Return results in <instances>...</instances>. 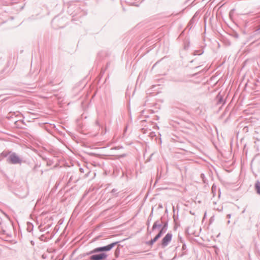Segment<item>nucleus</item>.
<instances>
[{"instance_id": "obj_30", "label": "nucleus", "mask_w": 260, "mask_h": 260, "mask_svg": "<svg viewBox=\"0 0 260 260\" xmlns=\"http://www.w3.org/2000/svg\"><path fill=\"white\" fill-rule=\"evenodd\" d=\"M106 129H105V132H102V133L103 134H106Z\"/></svg>"}, {"instance_id": "obj_34", "label": "nucleus", "mask_w": 260, "mask_h": 260, "mask_svg": "<svg viewBox=\"0 0 260 260\" xmlns=\"http://www.w3.org/2000/svg\"><path fill=\"white\" fill-rule=\"evenodd\" d=\"M245 210L244 209V210L242 211V213L245 212Z\"/></svg>"}, {"instance_id": "obj_4", "label": "nucleus", "mask_w": 260, "mask_h": 260, "mask_svg": "<svg viewBox=\"0 0 260 260\" xmlns=\"http://www.w3.org/2000/svg\"><path fill=\"white\" fill-rule=\"evenodd\" d=\"M172 238V234L171 233H167L162 239L160 246L162 248H165L171 242Z\"/></svg>"}, {"instance_id": "obj_33", "label": "nucleus", "mask_w": 260, "mask_h": 260, "mask_svg": "<svg viewBox=\"0 0 260 260\" xmlns=\"http://www.w3.org/2000/svg\"><path fill=\"white\" fill-rule=\"evenodd\" d=\"M206 216V213L205 212L204 214V216Z\"/></svg>"}, {"instance_id": "obj_25", "label": "nucleus", "mask_w": 260, "mask_h": 260, "mask_svg": "<svg viewBox=\"0 0 260 260\" xmlns=\"http://www.w3.org/2000/svg\"><path fill=\"white\" fill-rule=\"evenodd\" d=\"M152 214H153V210L152 211L151 213L150 214L149 216H150L152 218Z\"/></svg>"}, {"instance_id": "obj_14", "label": "nucleus", "mask_w": 260, "mask_h": 260, "mask_svg": "<svg viewBox=\"0 0 260 260\" xmlns=\"http://www.w3.org/2000/svg\"><path fill=\"white\" fill-rule=\"evenodd\" d=\"M218 99V104H221L223 102V97L222 95H220L219 94L217 96Z\"/></svg>"}, {"instance_id": "obj_36", "label": "nucleus", "mask_w": 260, "mask_h": 260, "mask_svg": "<svg viewBox=\"0 0 260 260\" xmlns=\"http://www.w3.org/2000/svg\"><path fill=\"white\" fill-rule=\"evenodd\" d=\"M201 176H204V174H202Z\"/></svg>"}, {"instance_id": "obj_13", "label": "nucleus", "mask_w": 260, "mask_h": 260, "mask_svg": "<svg viewBox=\"0 0 260 260\" xmlns=\"http://www.w3.org/2000/svg\"><path fill=\"white\" fill-rule=\"evenodd\" d=\"M111 193L114 197H117L118 196V192H117V189L115 188H113L111 190Z\"/></svg>"}, {"instance_id": "obj_8", "label": "nucleus", "mask_w": 260, "mask_h": 260, "mask_svg": "<svg viewBox=\"0 0 260 260\" xmlns=\"http://www.w3.org/2000/svg\"><path fill=\"white\" fill-rule=\"evenodd\" d=\"M168 219H164L161 229L159 231L162 235L165 234L168 230Z\"/></svg>"}, {"instance_id": "obj_18", "label": "nucleus", "mask_w": 260, "mask_h": 260, "mask_svg": "<svg viewBox=\"0 0 260 260\" xmlns=\"http://www.w3.org/2000/svg\"><path fill=\"white\" fill-rule=\"evenodd\" d=\"M216 189V186L213 184V185L212 186V192L214 193V191H215Z\"/></svg>"}, {"instance_id": "obj_20", "label": "nucleus", "mask_w": 260, "mask_h": 260, "mask_svg": "<svg viewBox=\"0 0 260 260\" xmlns=\"http://www.w3.org/2000/svg\"><path fill=\"white\" fill-rule=\"evenodd\" d=\"M155 136V133H154V132L150 133V137H154Z\"/></svg>"}, {"instance_id": "obj_17", "label": "nucleus", "mask_w": 260, "mask_h": 260, "mask_svg": "<svg viewBox=\"0 0 260 260\" xmlns=\"http://www.w3.org/2000/svg\"><path fill=\"white\" fill-rule=\"evenodd\" d=\"M151 220V217L150 216H149L148 218V219H147V225L148 226V228H149V225H150V222Z\"/></svg>"}, {"instance_id": "obj_10", "label": "nucleus", "mask_w": 260, "mask_h": 260, "mask_svg": "<svg viewBox=\"0 0 260 260\" xmlns=\"http://www.w3.org/2000/svg\"><path fill=\"white\" fill-rule=\"evenodd\" d=\"M11 153V151H4L1 154L0 157L2 158H5L9 156Z\"/></svg>"}, {"instance_id": "obj_9", "label": "nucleus", "mask_w": 260, "mask_h": 260, "mask_svg": "<svg viewBox=\"0 0 260 260\" xmlns=\"http://www.w3.org/2000/svg\"><path fill=\"white\" fill-rule=\"evenodd\" d=\"M195 17L196 14L191 18V19L190 20L189 22H188V24L187 25V27L189 28V29H191L192 27L193 24L195 22Z\"/></svg>"}, {"instance_id": "obj_1", "label": "nucleus", "mask_w": 260, "mask_h": 260, "mask_svg": "<svg viewBox=\"0 0 260 260\" xmlns=\"http://www.w3.org/2000/svg\"><path fill=\"white\" fill-rule=\"evenodd\" d=\"M67 23V18L60 17L59 16L55 17L52 20L51 24L55 29L63 28Z\"/></svg>"}, {"instance_id": "obj_2", "label": "nucleus", "mask_w": 260, "mask_h": 260, "mask_svg": "<svg viewBox=\"0 0 260 260\" xmlns=\"http://www.w3.org/2000/svg\"><path fill=\"white\" fill-rule=\"evenodd\" d=\"M119 242V241L114 242L106 246L95 248L92 250L88 252L86 254L89 255L100 252L109 251L111 250L115 246H116Z\"/></svg>"}, {"instance_id": "obj_5", "label": "nucleus", "mask_w": 260, "mask_h": 260, "mask_svg": "<svg viewBox=\"0 0 260 260\" xmlns=\"http://www.w3.org/2000/svg\"><path fill=\"white\" fill-rule=\"evenodd\" d=\"M108 256V255L102 252L99 254H94L90 256V260H103L106 259Z\"/></svg>"}, {"instance_id": "obj_15", "label": "nucleus", "mask_w": 260, "mask_h": 260, "mask_svg": "<svg viewBox=\"0 0 260 260\" xmlns=\"http://www.w3.org/2000/svg\"><path fill=\"white\" fill-rule=\"evenodd\" d=\"M33 225L32 223H28V225H27V231L29 232H31V231L33 229Z\"/></svg>"}, {"instance_id": "obj_23", "label": "nucleus", "mask_w": 260, "mask_h": 260, "mask_svg": "<svg viewBox=\"0 0 260 260\" xmlns=\"http://www.w3.org/2000/svg\"><path fill=\"white\" fill-rule=\"evenodd\" d=\"M155 118H154L155 120H158L159 119V117L158 116H155Z\"/></svg>"}, {"instance_id": "obj_31", "label": "nucleus", "mask_w": 260, "mask_h": 260, "mask_svg": "<svg viewBox=\"0 0 260 260\" xmlns=\"http://www.w3.org/2000/svg\"><path fill=\"white\" fill-rule=\"evenodd\" d=\"M230 223V220H229L228 221V224H229Z\"/></svg>"}, {"instance_id": "obj_6", "label": "nucleus", "mask_w": 260, "mask_h": 260, "mask_svg": "<svg viewBox=\"0 0 260 260\" xmlns=\"http://www.w3.org/2000/svg\"><path fill=\"white\" fill-rule=\"evenodd\" d=\"M166 218L165 216H161L160 219L157 220L154 222L152 228V230L153 231L155 230L156 229L161 228L164 219Z\"/></svg>"}, {"instance_id": "obj_29", "label": "nucleus", "mask_w": 260, "mask_h": 260, "mask_svg": "<svg viewBox=\"0 0 260 260\" xmlns=\"http://www.w3.org/2000/svg\"><path fill=\"white\" fill-rule=\"evenodd\" d=\"M80 170L81 172H82L83 171V169L82 168H80Z\"/></svg>"}, {"instance_id": "obj_26", "label": "nucleus", "mask_w": 260, "mask_h": 260, "mask_svg": "<svg viewBox=\"0 0 260 260\" xmlns=\"http://www.w3.org/2000/svg\"><path fill=\"white\" fill-rule=\"evenodd\" d=\"M44 237V235H41V237L40 238V240H42V238Z\"/></svg>"}, {"instance_id": "obj_24", "label": "nucleus", "mask_w": 260, "mask_h": 260, "mask_svg": "<svg viewBox=\"0 0 260 260\" xmlns=\"http://www.w3.org/2000/svg\"><path fill=\"white\" fill-rule=\"evenodd\" d=\"M154 128H158V126L156 124H155L154 126H153Z\"/></svg>"}, {"instance_id": "obj_16", "label": "nucleus", "mask_w": 260, "mask_h": 260, "mask_svg": "<svg viewBox=\"0 0 260 260\" xmlns=\"http://www.w3.org/2000/svg\"><path fill=\"white\" fill-rule=\"evenodd\" d=\"M77 181H78L77 179H74V175H71L70 176V179L69 180L68 183H70V182H71L72 181H73L74 182H76Z\"/></svg>"}, {"instance_id": "obj_35", "label": "nucleus", "mask_w": 260, "mask_h": 260, "mask_svg": "<svg viewBox=\"0 0 260 260\" xmlns=\"http://www.w3.org/2000/svg\"><path fill=\"white\" fill-rule=\"evenodd\" d=\"M174 220L175 221L176 219L175 218V217L174 216Z\"/></svg>"}, {"instance_id": "obj_12", "label": "nucleus", "mask_w": 260, "mask_h": 260, "mask_svg": "<svg viewBox=\"0 0 260 260\" xmlns=\"http://www.w3.org/2000/svg\"><path fill=\"white\" fill-rule=\"evenodd\" d=\"M182 252L180 254V256H182L183 255L186 254V244L185 243L183 244V245H182Z\"/></svg>"}, {"instance_id": "obj_28", "label": "nucleus", "mask_w": 260, "mask_h": 260, "mask_svg": "<svg viewBox=\"0 0 260 260\" xmlns=\"http://www.w3.org/2000/svg\"><path fill=\"white\" fill-rule=\"evenodd\" d=\"M119 248H116V249L115 250V252H116L117 251H119Z\"/></svg>"}, {"instance_id": "obj_27", "label": "nucleus", "mask_w": 260, "mask_h": 260, "mask_svg": "<svg viewBox=\"0 0 260 260\" xmlns=\"http://www.w3.org/2000/svg\"><path fill=\"white\" fill-rule=\"evenodd\" d=\"M7 99V98H4V99H2L1 100V101H6Z\"/></svg>"}, {"instance_id": "obj_22", "label": "nucleus", "mask_w": 260, "mask_h": 260, "mask_svg": "<svg viewBox=\"0 0 260 260\" xmlns=\"http://www.w3.org/2000/svg\"><path fill=\"white\" fill-rule=\"evenodd\" d=\"M231 217V214H228L227 215H226V217L228 218H230Z\"/></svg>"}, {"instance_id": "obj_32", "label": "nucleus", "mask_w": 260, "mask_h": 260, "mask_svg": "<svg viewBox=\"0 0 260 260\" xmlns=\"http://www.w3.org/2000/svg\"><path fill=\"white\" fill-rule=\"evenodd\" d=\"M3 96V95H0V99Z\"/></svg>"}, {"instance_id": "obj_11", "label": "nucleus", "mask_w": 260, "mask_h": 260, "mask_svg": "<svg viewBox=\"0 0 260 260\" xmlns=\"http://www.w3.org/2000/svg\"><path fill=\"white\" fill-rule=\"evenodd\" d=\"M255 189L256 192L260 195V182L257 181L255 184Z\"/></svg>"}, {"instance_id": "obj_19", "label": "nucleus", "mask_w": 260, "mask_h": 260, "mask_svg": "<svg viewBox=\"0 0 260 260\" xmlns=\"http://www.w3.org/2000/svg\"><path fill=\"white\" fill-rule=\"evenodd\" d=\"M95 124H96V125H97L99 128H100V127H101V125H100V123H99V121H98V120H96V121H95Z\"/></svg>"}, {"instance_id": "obj_21", "label": "nucleus", "mask_w": 260, "mask_h": 260, "mask_svg": "<svg viewBox=\"0 0 260 260\" xmlns=\"http://www.w3.org/2000/svg\"><path fill=\"white\" fill-rule=\"evenodd\" d=\"M222 210H223V207H221V208H217V210H218L219 212L222 211Z\"/></svg>"}, {"instance_id": "obj_7", "label": "nucleus", "mask_w": 260, "mask_h": 260, "mask_svg": "<svg viewBox=\"0 0 260 260\" xmlns=\"http://www.w3.org/2000/svg\"><path fill=\"white\" fill-rule=\"evenodd\" d=\"M162 234L159 232L154 237V238L147 241L146 244L149 246H152L153 244L162 236Z\"/></svg>"}, {"instance_id": "obj_3", "label": "nucleus", "mask_w": 260, "mask_h": 260, "mask_svg": "<svg viewBox=\"0 0 260 260\" xmlns=\"http://www.w3.org/2000/svg\"><path fill=\"white\" fill-rule=\"evenodd\" d=\"M7 161L11 164H20L22 159L15 152H12L7 158Z\"/></svg>"}]
</instances>
